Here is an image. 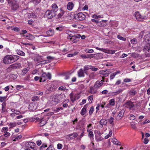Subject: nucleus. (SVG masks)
Wrapping results in <instances>:
<instances>
[{
	"instance_id": "20e7f679",
	"label": "nucleus",
	"mask_w": 150,
	"mask_h": 150,
	"mask_svg": "<svg viewBox=\"0 0 150 150\" xmlns=\"http://www.w3.org/2000/svg\"><path fill=\"white\" fill-rule=\"evenodd\" d=\"M86 16L82 12L78 13L74 16L75 18L79 21H83L85 19Z\"/></svg>"
},
{
	"instance_id": "a18cd8bd",
	"label": "nucleus",
	"mask_w": 150,
	"mask_h": 150,
	"mask_svg": "<svg viewBox=\"0 0 150 150\" xmlns=\"http://www.w3.org/2000/svg\"><path fill=\"white\" fill-rule=\"evenodd\" d=\"M30 16L31 17L33 18H35L36 17V15L34 13H31L29 14Z\"/></svg>"
},
{
	"instance_id": "5701e85b",
	"label": "nucleus",
	"mask_w": 150,
	"mask_h": 150,
	"mask_svg": "<svg viewBox=\"0 0 150 150\" xmlns=\"http://www.w3.org/2000/svg\"><path fill=\"white\" fill-rule=\"evenodd\" d=\"M120 71H118L111 74L110 75V79L111 80L113 79L116 75L117 74H120Z\"/></svg>"
},
{
	"instance_id": "423d86ee",
	"label": "nucleus",
	"mask_w": 150,
	"mask_h": 150,
	"mask_svg": "<svg viewBox=\"0 0 150 150\" xmlns=\"http://www.w3.org/2000/svg\"><path fill=\"white\" fill-rule=\"evenodd\" d=\"M78 135L76 132H74L73 133L70 134L66 136V139L69 140H71L75 139L76 137Z\"/></svg>"
},
{
	"instance_id": "393cba45",
	"label": "nucleus",
	"mask_w": 150,
	"mask_h": 150,
	"mask_svg": "<svg viewBox=\"0 0 150 150\" xmlns=\"http://www.w3.org/2000/svg\"><path fill=\"white\" fill-rule=\"evenodd\" d=\"M16 52H17V54L18 55L21 56H24L25 55V53L20 50H17L16 51Z\"/></svg>"
},
{
	"instance_id": "f03ea898",
	"label": "nucleus",
	"mask_w": 150,
	"mask_h": 150,
	"mask_svg": "<svg viewBox=\"0 0 150 150\" xmlns=\"http://www.w3.org/2000/svg\"><path fill=\"white\" fill-rule=\"evenodd\" d=\"M8 3L13 11L16 10L19 7L18 3L15 0H8Z\"/></svg>"
},
{
	"instance_id": "c9c22d12",
	"label": "nucleus",
	"mask_w": 150,
	"mask_h": 150,
	"mask_svg": "<svg viewBox=\"0 0 150 150\" xmlns=\"http://www.w3.org/2000/svg\"><path fill=\"white\" fill-rule=\"evenodd\" d=\"M124 112H125V111H124V110H121L120 111L118 115V116L119 117H122L123 116Z\"/></svg>"
},
{
	"instance_id": "6e6552de",
	"label": "nucleus",
	"mask_w": 150,
	"mask_h": 150,
	"mask_svg": "<svg viewBox=\"0 0 150 150\" xmlns=\"http://www.w3.org/2000/svg\"><path fill=\"white\" fill-rule=\"evenodd\" d=\"M135 15L136 19L138 21H142L144 19V18L140 14L139 12L138 11L135 12Z\"/></svg>"
},
{
	"instance_id": "4c0bfd02",
	"label": "nucleus",
	"mask_w": 150,
	"mask_h": 150,
	"mask_svg": "<svg viewBox=\"0 0 150 150\" xmlns=\"http://www.w3.org/2000/svg\"><path fill=\"white\" fill-rule=\"evenodd\" d=\"M88 136L91 139H93V134L92 131H89L88 132Z\"/></svg>"
},
{
	"instance_id": "0e129e2a",
	"label": "nucleus",
	"mask_w": 150,
	"mask_h": 150,
	"mask_svg": "<svg viewBox=\"0 0 150 150\" xmlns=\"http://www.w3.org/2000/svg\"><path fill=\"white\" fill-rule=\"evenodd\" d=\"M57 149H61L62 147V145L61 144H58L57 145Z\"/></svg>"
},
{
	"instance_id": "f8f14e48",
	"label": "nucleus",
	"mask_w": 150,
	"mask_h": 150,
	"mask_svg": "<svg viewBox=\"0 0 150 150\" xmlns=\"http://www.w3.org/2000/svg\"><path fill=\"white\" fill-rule=\"evenodd\" d=\"M74 5L72 2L68 3L67 5V8L69 11L71 10L74 7Z\"/></svg>"
},
{
	"instance_id": "e433bc0d",
	"label": "nucleus",
	"mask_w": 150,
	"mask_h": 150,
	"mask_svg": "<svg viewBox=\"0 0 150 150\" xmlns=\"http://www.w3.org/2000/svg\"><path fill=\"white\" fill-rule=\"evenodd\" d=\"M109 104L113 106L115 105V100L113 99H110L109 102Z\"/></svg>"
},
{
	"instance_id": "de8ad7c7",
	"label": "nucleus",
	"mask_w": 150,
	"mask_h": 150,
	"mask_svg": "<svg viewBox=\"0 0 150 150\" xmlns=\"http://www.w3.org/2000/svg\"><path fill=\"white\" fill-rule=\"evenodd\" d=\"M77 54V53L76 52H75L74 54H68L67 55V57H73L76 55Z\"/></svg>"
},
{
	"instance_id": "69168bd1",
	"label": "nucleus",
	"mask_w": 150,
	"mask_h": 150,
	"mask_svg": "<svg viewBox=\"0 0 150 150\" xmlns=\"http://www.w3.org/2000/svg\"><path fill=\"white\" fill-rule=\"evenodd\" d=\"M23 87V86L21 85H17L16 86V89L18 90H19Z\"/></svg>"
},
{
	"instance_id": "052dcab7",
	"label": "nucleus",
	"mask_w": 150,
	"mask_h": 150,
	"mask_svg": "<svg viewBox=\"0 0 150 150\" xmlns=\"http://www.w3.org/2000/svg\"><path fill=\"white\" fill-rule=\"evenodd\" d=\"M90 66H85L84 67V71H85V70H88L89 69H90Z\"/></svg>"
},
{
	"instance_id": "864d4df0",
	"label": "nucleus",
	"mask_w": 150,
	"mask_h": 150,
	"mask_svg": "<svg viewBox=\"0 0 150 150\" xmlns=\"http://www.w3.org/2000/svg\"><path fill=\"white\" fill-rule=\"evenodd\" d=\"M11 76V77L13 78L14 79H16L17 77V75L16 74H12Z\"/></svg>"
},
{
	"instance_id": "603ef678",
	"label": "nucleus",
	"mask_w": 150,
	"mask_h": 150,
	"mask_svg": "<svg viewBox=\"0 0 150 150\" xmlns=\"http://www.w3.org/2000/svg\"><path fill=\"white\" fill-rule=\"evenodd\" d=\"M90 69L93 71H96L98 70V69L97 68L93 67L92 66H90Z\"/></svg>"
},
{
	"instance_id": "bb28decb",
	"label": "nucleus",
	"mask_w": 150,
	"mask_h": 150,
	"mask_svg": "<svg viewBox=\"0 0 150 150\" xmlns=\"http://www.w3.org/2000/svg\"><path fill=\"white\" fill-rule=\"evenodd\" d=\"M137 93V92L134 89H132L129 92V94L130 95L134 96Z\"/></svg>"
},
{
	"instance_id": "e2e57ef3",
	"label": "nucleus",
	"mask_w": 150,
	"mask_h": 150,
	"mask_svg": "<svg viewBox=\"0 0 150 150\" xmlns=\"http://www.w3.org/2000/svg\"><path fill=\"white\" fill-rule=\"evenodd\" d=\"M47 79L48 78L49 79H50L51 77V75L50 73H48L47 74Z\"/></svg>"
},
{
	"instance_id": "338daca9",
	"label": "nucleus",
	"mask_w": 150,
	"mask_h": 150,
	"mask_svg": "<svg viewBox=\"0 0 150 150\" xmlns=\"http://www.w3.org/2000/svg\"><path fill=\"white\" fill-rule=\"evenodd\" d=\"M89 56L86 55L84 54H82L81 55V57L83 58V59H86V58H89Z\"/></svg>"
},
{
	"instance_id": "0eeeda50",
	"label": "nucleus",
	"mask_w": 150,
	"mask_h": 150,
	"mask_svg": "<svg viewBox=\"0 0 150 150\" xmlns=\"http://www.w3.org/2000/svg\"><path fill=\"white\" fill-rule=\"evenodd\" d=\"M125 107L131 110H133L134 107V105L133 103L130 101H128L125 103Z\"/></svg>"
},
{
	"instance_id": "39448f33",
	"label": "nucleus",
	"mask_w": 150,
	"mask_h": 150,
	"mask_svg": "<svg viewBox=\"0 0 150 150\" xmlns=\"http://www.w3.org/2000/svg\"><path fill=\"white\" fill-rule=\"evenodd\" d=\"M45 15L49 19H51L55 16L54 13L51 10H48L45 13Z\"/></svg>"
},
{
	"instance_id": "ddd939ff",
	"label": "nucleus",
	"mask_w": 150,
	"mask_h": 150,
	"mask_svg": "<svg viewBox=\"0 0 150 150\" xmlns=\"http://www.w3.org/2000/svg\"><path fill=\"white\" fill-rule=\"evenodd\" d=\"M51 103L52 105H56L59 103L56 96L52 98Z\"/></svg>"
},
{
	"instance_id": "774afa93",
	"label": "nucleus",
	"mask_w": 150,
	"mask_h": 150,
	"mask_svg": "<svg viewBox=\"0 0 150 150\" xmlns=\"http://www.w3.org/2000/svg\"><path fill=\"white\" fill-rule=\"evenodd\" d=\"M46 150H54L52 145H50L49 147Z\"/></svg>"
},
{
	"instance_id": "5fc2aeb1",
	"label": "nucleus",
	"mask_w": 150,
	"mask_h": 150,
	"mask_svg": "<svg viewBox=\"0 0 150 150\" xmlns=\"http://www.w3.org/2000/svg\"><path fill=\"white\" fill-rule=\"evenodd\" d=\"M6 96L1 97L0 96V101L2 102L5 100L6 98Z\"/></svg>"
},
{
	"instance_id": "1a4fd4ad",
	"label": "nucleus",
	"mask_w": 150,
	"mask_h": 150,
	"mask_svg": "<svg viewBox=\"0 0 150 150\" xmlns=\"http://www.w3.org/2000/svg\"><path fill=\"white\" fill-rule=\"evenodd\" d=\"M57 99V100L59 103H60L63 101L65 98V95L64 94H60L56 96Z\"/></svg>"
},
{
	"instance_id": "7ed1b4c3",
	"label": "nucleus",
	"mask_w": 150,
	"mask_h": 150,
	"mask_svg": "<svg viewBox=\"0 0 150 150\" xmlns=\"http://www.w3.org/2000/svg\"><path fill=\"white\" fill-rule=\"evenodd\" d=\"M36 144L33 142H29L25 144V150H36Z\"/></svg>"
},
{
	"instance_id": "f704fd0d",
	"label": "nucleus",
	"mask_w": 150,
	"mask_h": 150,
	"mask_svg": "<svg viewBox=\"0 0 150 150\" xmlns=\"http://www.w3.org/2000/svg\"><path fill=\"white\" fill-rule=\"evenodd\" d=\"M41 59V57L39 55L36 56V57L35 59V60L37 62L40 61Z\"/></svg>"
},
{
	"instance_id": "aec40b11",
	"label": "nucleus",
	"mask_w": 150,
	"mask_h": 150,
	"mask_svg": "<svg viewBox=\"0 0 150 150\" xmlns=\"http://www.w3.org/2000/svg\"><path fill=\"white\" fill-rule=\"evenodd\" d=\"M59 11L60 12L57 15V18H61L64 13V11L62 8H60Z\"/></svg>"
},
{
	"instance_id": "a19ab883",
	"label": "nucleus",
	"mask_w": 150,
	"mask_h": 150,
	"mask_svg": "<svg viewBox=\"0 0 150 150\" xmlns=\"http://www.w3.org/2000/svg\"><path fill=\"white\" fill-rule=\"evenodd\" d=\"M86 109L85 108H83L81 110V114L82 115H83L86 114Z\"/></svg>"
},
{
	"instance_id": "c03bdc74",
	"label": "nucleus",
	"mask_w": 150,
	"mask_h": 150,
	"mask_svg": "<svg viewBox=\"0 0 150 150\" xmlns=\"http://www.w3.org/2000/svg\"><path fill=\"white\" fill-rule=\"evenodd\" d=\"M94 111V107L93 106H92L91 107L89 111V113L90 115H91L93 113Z\"/></svg>"
},
{
	"instance_id": "58836bf2",
	"label": "nucleus",
	"mask_w": 150,
	"mask_h": 150,
	"mask_svg": "<svg viewBox=\"0 0 150 150\" xmlns=\"http://www.w3.org/2000/svg\"><path fill=\"white\" fill-rule=\"evenodd\" d=\"M86 53H91L93 52L94 51L92 49H86L85 51Z\"/></svg>"
},
{
	"instance_id": "680f3d73",
	"label": "nucleus",
	"mask_w": 150,
	"mask_h": 150,
	"mask_svg": "<svg viewBox=\"0 0 150 150\" xmlns=\"http://www.w3.org/2000/svg\"><path fill=\"white\" fill-rule=\"evenodd\" d=\"M114 120V118L112 117H111L109 120V122L110 124H112Z\"/></svg>"
},
{
	"instance_id": "a878e982",
	"label": "nucleus",
	"mask_w": 150,
	"mask_h": 150,
	"mask_svg": "<svg viewBox=\"0 0 150 150\" xmlns=\"http://www.w3.org/2000/svg\"><path fill=\"white\" fill-rule=\"evenodd\" d=\"M108 71V70H103L100 71V73L103 74L104 76L106 77L108 75V73L106 72V71Z\"/></svg>"
},
{
	"instance_id": "f257e3e1",
	"label": "nucleus",
	"mask_w": 150,
	"mask_h": 150,
	"mask_svg": "<svg viewBox=\"0 0 150 150\" xmlns=\"http://www.w3.org/2000/svg\"><path fill=\"white\" fill-rule=\"evenodd\" d=\"M19 58V57L17 55H7L4 57L3 61L5 64H9L16 61Z\"/></svg>"
},
{
	"instance_id": "3c124183",
	"label": "nucleus",
	"mask_w": 150,
	"mask_h": 150,
	"mask_svg": "<svg viewBox=\"0 0 150 150\" xmlns=\"http://www.w3.org/2000/svg\"><path fill=\"white\" fill-rule=\"evenodd\" d=\"M93 95H91L88 97V100L91 101L90 103H91L92 102V101L93 100Z\"/></svg>"
},
{
	"instance_id": "dca6fc26",
	"label": "nucleus",
	"mask_w": 150,
	"mask_h": 150,
	"mask_svg": "<svg viewBox=\"0 0 150 150\" xmlns=\"http://www.w3.org/2000/svg\"><path fill=\"white\" fill-rule=\"evenodd\" d=\"M100 124L102 126V127L103 125H106L107 123V120L105 119H101L99 122Z\"/></svg>"
},
{
	"instance_id": "9d476101",
	"label": "nucleus",
	"mask_w": 150,
	"mask_h": 150,
	"mask_svg": "<svg viewBox=\"0 0 150 150\" xmlns=\"http://www.w3.org/2000/svg\"><path fill=\"white\" fill-rule=\"evenodd\" d=\"M47 74L45 73H43L40 77V82H44L47 79Z\"/></svg>"
},
{
	"instance_id": "6e6d98bb",
	"label": "nucleus",
	"mask_w": 150,
	"mask_h": 150,
	"mask_svg": "<svg viewBox=\"0 0 150 150\" xmlns=\"http://www.w3.org/2000/svg\"><path fill=\"white\" fill-rule=\"evenodd\" d=\"M131 81V80L130 79L126 78L124 79V81L125 82L127 83Z\"/></svg>"
},
{
	"instance_id": "f3484780",
	"label": "nucleus",
	"mask_w": 150,
	"mask_h": 150,
	"mask_svg": "<svg viewBox=\"0 0 150 150\" xmlns=\"http://www.w3.org/2000/svg\"><path fill=\"white\" fill-rule=\"evenodd\" d=\"M97 88L94 85L93 86H91L90 88V91L92 94L96 93V92Z\"/></svg>"
},
{
	"instance_id": "412c9836",
	"label": "nucleus",
	"mask_w": 150,
	"mask_h": 150,
	"mask_svg": "<svg viewBox=\"0 0 150 150\" xmlns=\"http://www.w3.org/2000/svg\"><path fill=\"white\" fill-rule=\"evenodd\" d=\"M52 10L54 13L56 12L58 10V8L55 4H53L52 5Z\"/></svg>"
},
{
	"instance_id": "6ab92c4d",
	"label": "nucleus",
	"mask_w": 150,
	"mask_h": 150,
	"mask_svg": "<svg viewBox=\"0 0 150 150\" xmlns=\"http://www.w3.org/2000/svg\"><path fill=\"white\" fill-rule=\"evenodd\" d=\"M144 51H146L150 53V44L149 43L147 44L146 46L144 47Z\"/></svg>"
},
{
	"instance_id": "72a5a7b5",
	"label": "nucleus",
	"mask_w": 150,
	"mask_h": 150,
	"mask_svg": "<svg viewBox=\"0 0 150 150\" xmlns=\"http://www.w3.org/2000/svg\"><path fill=\"white\" fill-rule=\"evenodd\" d=\"M41 1L40 0H32L31 2L33 3L34 4L37 5L39 4Z\"/></svg>"
},
{
	"instance_id": "49530a36",
	"label": "nucleus",
	"mask_w": 150,
	"mask_h": 150,
	"mask_svg": "<svg viewBox=\"0 0 150 150\" xmlns=\"http://www.w3.org/2000/svg\"><path fill=\"white\" fill-rule=\"evenodd\" d=\"M39 99L38 97L37 96H33L32 98V100L33 101H37Z\"/></svg>"
},
{
	"instance_id": "cd10ccee",
	"label": "nucleus",
	"mask_w": 150,
	"mask_h": 150,
	"mask_svg": "<svg viewBox=\"0 0 150 150\" xmlns=\"http://www.w3.org/2000/svg\"><path fill=\"white\" fill-rule=\"evenodd\" d=\"M96 48L98 50H101L105 53H109V50H108L105 49L103 48H101L98 47H96Z\"/></svg>"
},
{
	"instance_id": "13d9d810",
	"label": "nucleus",
	"mask_w": 150,
	"mask_h": 150,
	"mask_svg": "<svg viewBox=\"0 0 150 150\" xmlns=\"http://www.w3.org/2000/svg\"><path fill=\"white\" fill-rule=\"evenodd\" d=\"M58 89L60 91H64L66 89V87L61 86Z\"/></svg>"
},
{
	"instance_id": "8fccbe9b",
	"label": "nucleus",
	"mask_w": 150,
	"mask_h": 150,
	"mask_svg": "<svg viewBox=\"0 0 150 150\" xmlns=\"http://www.w3.org/2000/svg\"><path fill=\"white\" fill-rule=\"evenodd\" d=\"M96 55L97 57H98L99 58H103V55L102 53H97L96 54Z\"/></svg>"
},
{
	"instance_id": "4be33fe9",
	"label": "nucleus",
	"mask_w": 150,
	"mask_h": 150,
	"mask_svg": "<svg viewBox=\"0 0 150 150\" xmlns=\"http://www.w3.org/2000/svg\"><path fill=\"white\" fill-rule=\"evenodd\" d=\"M43 118L40 119V120L38 121L40 122L38 123V126H42L46 124V122L45 121H44L43 120Z\"/></svg>"
},
{
	"instance_id": "2f4dec72",
	"label": "nucleus",
	"mask_w": 150,
	"mask_h": 150,
	"mask_svg": "<svg viewBox=\"0 0 150 150\" xmlns=\"http://www.w3.org/2000/svg\"><path fill=\"white\" fill-rule=\"evenodd\" d=\"M55 87H54L52 85H51L50 87H49L48 89V91L50 93L53 91L55 90Z\"/></svg>"
},
{
	"instance_id": "2eb2a0df",
	"label": "nucleus",
	"mask_w": 150,
	"mask_h": 150,
	"mask_svg": "<svg viewBox=\"0 0 150 150\" xmlns=\"http://www.w3.org/2000/svg\"><path fill=\"white\" fill-rule=\"evenodd\" d=\"M103 84V83L102 82V81H96L94 85L97 88L101 86Z\"/></svg>"
},
{
	"instance_id": "4d7b16f0",
	"label": "nucleus",
	"mask_w": 150,
	"mask_h": 150,
	"mask_svg": "<svg viewBox=\"0 0 150 150\" xmlns=\"http://www.w3.org/2000/svg\"><path fill=\"white\" fill-rule=\"evenodd\" d=\"M129 118L131 120H133L135 119V117L133 115L131 114Z\"/></svg>"
},
{
	"instance_id": "b1692460",
	"label": "nucleus",
	"mask_w": 150,
	"mask_h": 150,
	"mask_svg": "<svg viewBox=\"0 0 150 150\" xmlns=\"http://www.w3.org/2000/svg\"><path fill=\"white\" fill-rule=\"evenodd\" d=\"M106 21V20H102L100 21H99V24H98V25L100 27H103L105 25Z\"/></svg>"
},
{
	"instance_id": "7c9ffc66",
	"label": "nucleus",
	"mask_w": 150,
	"mask_h": 150,
	"mask_svg": "<svg viewBox=\"0 0 150 150\" xmlns=\"http://www.w3.org/2000/svg\"><path fill=\"white\" fill-rule=\"evenodd\" d=\"M23 36L26 39L30 40L31 39L32 35L30 34H27V35H23Z\"/></svg>"
},
{
	"instance_id": "ea45409f",
	"label": "nucleus",
	"mask_w": 150,
	"mask_h": 150,
	"mask_svg": "<svg viewBox=\"0 0 150 150\" xmlns=\"http://www.w3.org/2000/svg\"><path fill=\"white\" fill-rule=\"evenodd\" d=\"M117 38L118 39L123 41H125L126 40V39L125 38L122 37L119 35H117Z\"/></svg>"
},
{
	"instance_id": "473e14b6",
	"label": "nucleus",
	"mask_w": 150,
	"mask_h": 150,
	"mask_svg": "<svg viewBox=\"0 0 150 150\" xmlns=\"http://www.w3.org/2000/svg\"><path fill=\"white\" fill-rule=\"evenodd\" d=\"M112 134V132L111 130H110L109 131V133L106 136H105V139H107L109 137H110Z\"/></svg>"
},
{
	"instance_id": "79ce46f5",
	"label": "nucleus",
	"mask_w": 150,
	"mask_h": 150,
	"mask_svg": "<svg viewBox=\"0 0 150 150\" xmlns=\"http://www.w3.org/2000/svg\"><path fill=\"white\" fill-rule=\"evenodd\" d=\"M64 29V27L62 26H60L56 28V30H59V31H62Z\"/></svg>"
},
{
	"instance_id": "c85d7f7f",
	"label": "nucleus",
	"mask_w": 150,
	"mask_h": 150,
	"mask_svg": "<svg viewBox=\"0 0 150 150\" xmlns=\"http://www.w3.org/2000/svg\"><path fill=\"white\" fill-rule=\"evenodd\" d=\"M112 141L114 144L117 145H120L119 144L120 143L119 141H118L117 139L113 138L112 140Z\"/></svg>"
},
{
	"instance_id": "9b49d317",
	"label": "nucleus",
	"mask_w": 150,
	"mask_h": 150,
	"mask_svg": "<svg viewBox=\"0 0 150 150\" xmlns=\"http://www.w3.org/2000/svg\"><path fill=\"white\" fill-rule=\"evenodd\" d=\"M84 73H86L82 69L79 70L78 72V75L79 77H83L84 76Z\"/></svg>"
},
{
	"instance_id": "37998d69",
	"label": "nucleus",
	"mask_w": 150,
	"mask_h": 150,
	"mask_svg": "<svg viewBox=\"0 0 150 150\" xmlns=\"http://www.w3.org/2000/svg\"><path fill=\"white\" fill-rule=\"evenodd\" d=\"M122 91H123V90L122 89H119L117 91H116L115 92H113V93L114 94V95H117V94L120 93L121 92H122Z\"/></svg>"
},
{
	"instance_id": "09e8293b",
	"label": "nucleus",
	"mask_w": 150,
	"mask_h": 150,
	"mask_svg": "<svg viewBox=\"0 0 150 150\" xmlns=\"http://www.w3.org/2000/svg\"><path fill=\"white\" fill-rule=\"evenodd\" d=\"M131 42L132 44H134L137 43V41L136 39L133 38L131 40Z\"/></svg>"
},
{
	"instance_id": "4468645a",
	"label": "nucleus",
	"mask_w": 150,
	"mask_h": 150,
	"mask_svg": "<svg viewBox=\"0 0 150 150\" xmlns=\"http://www.w3.org/2000/svg\"><path fill=\"white\" fill-rule=\"evenodd\" d=\"M54 30L50 28L49 30L46 32V34L49 36H50L54 35Z\"/></svg>"
},
{
	"instance_id": "bf43d9fd",
	"label": "nucleus",
	"mask_w": 150,
	"mask_h": 150,
	"mask_svg": "<svg viewBox=\"0 0 150 150\" xmlns=\"http://www.w3.org/2000/svg\"><path fill=\"white\" fill-rule=\"evenodd\" d=\"M16 124L15 122L11 123L9 124V126H11V127H13L16 126Z\"/></svg>"
},
{
	"instance_id": "a211bd4d",
	"label": "nucleus",
	"mask_w": 150,
	"mask_h": 150,
	"mask_svg": "<svg viewBox=\"0 0 150 150\" xmlns=\"http://www.w3.org/2000/svg\"><path fill=\"white\" fill-rule=\"evenodd\" d=\"M12 66L13 69H16L21 67V65L20 63H16L12 65Z\"/></svg>"
},
{
	"instance_id": "c756f323",
	"label": "nucleus",
	"mask_w": 150,
	"mask_h": 150,
	"mask_svg": "<svg viewBox=\"0 0 150 150\" xmlns=\"http://www.w3.org/2000/svg\"><path fill=\"white\" fill-rule=\"evenodd\" d=\"M30 69L29 67H27L26 68L23 69L22 71V75H24Z\"/></svg>"
}]
</instances>
